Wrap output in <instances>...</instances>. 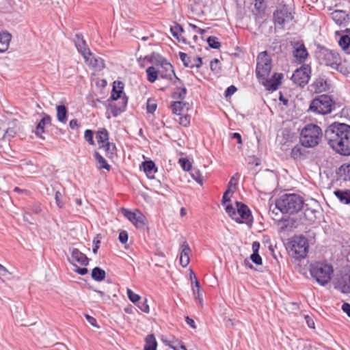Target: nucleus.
I'll return each instance as SVG.
<instances>
[{
	"label": "nucleus",
	"mask_w": 350,
	"mask_h": 350,
	"mask_svg": "<svg viewBox=\"0 0 350 350\" xmlns=\"http://www.w3.org/2000/svg\"><path fill=\"white\" fill-rule=\"evenodd\" d=\"M256 76L267 90L275 91L281 85L284 76L282 73L274 72L269 77L272 69V59L267 51L260 53L257 56Z\"/></svg>",
	"instance_id": "f257e3e1"
},
{
	"label": "nucleus",
	"mask_w": 350,
	"mask_h": 350,
	"mask_svg": "<svg viewBox=\"0 0 350 350\" xmlns=\"http://www.w3.org/2000/svg\"><path fill=\"white\" fill-rule=\"evenodd\" d=\"M326 137L330 147L336 152L350 155V126L346 124H334L326 131Z\"/></svg>",
	"instance_id": "f03ea898"
},
{
	"label": "nucleus",
	"mask_w": 350,
	"mask_h": 350,
	"mask_svg": "<svg viewBox=\"0 0 350 350\" xmlns=\"http://www.w3.org/2000/svg\"><path fill=\"white\" fill-rule=\"evenodd\" d=\"M317 58L322 65L335 69L345 75L350 73V57L348 59L342 58L338 51L323 48L318 51Z\"/></svg>",
	"instance_id": "7ed1b4c3"
},
{
	"label": "nucleus",
	"mask_w": 350,
	"mask_h": 350,
	"mask_svg": "<svg viewBox=\"0 0 350 350\" xmlns=\"http://www.w3.org/2000/svg\"><path fill=\"white\" fill-rule=\"evenodd\" d=\"M275 206L282 213L293 214L302 209L304 200L297 194L286 193L276 200Z\"/></svg>",
	"instance_id": "20e7f679"
},
{
	"label": "nucleus",
	"mask_w": 350,
	"mask_h": 350,
	"mask_svg": "<svg viewBox=\"0 0 350 350\" xmlns=\"http://www.w3.org/2000/svg\"><path fill=\"white\" fill-rule=\"evenodd\" d=\"M323 131L314 124H306L301 131L299 142L305 148H314L321 141Z\"/></svg>",
	"instance_id": "39448f33"
},
{
	"label": "nucleus",
	"mask_w": 350,
	"mask_h": 350,
	"mask_svg": "<svg viewBox=\"0 0 350 350\" xmlns=\"http://www.w3.org/2000/svg\"><path fill=\"white\" fill-rule=\"evenodd\" d=\"M225 210L228 216L239 224L252 225L253 217L249 207L241 202H236V208L232 204H226Z\"/></svg>",
	"instance_id": "423d86ee"
},
{
	"label": "nucleus",
	"mask_w": 350,
	"mask_h": 350,
	"mask_svg": "<svg viewBox=\"0 0 350 350\" xmlns=\"http://www.w3.org/2000/svg\"><path fill=\"white\" fill-rule=\"evenodd\" d=\"M312 277L321 285L327 284L334 273L332 266L326 262H315L310 265Z\"/></svg>",
	"instance_id": "0eeeda50"
},
{
	"label": "nucleus",
	"mask_w": 350,
	"mask_h": 350,
	"mask_svg": "<svg viewBox=\"0 0 350 350\" xmlns=\"http://www.w3.org/2000/svg\"><path fill=\"white\" fill-rule=\"evenodd\" d=\"M287 249L296 259L304 258L308 251V240L303 236L294 237L287 242Z\"/></svg>",
	"instance_id": "6e6552de"
},
{
	"label": "nucleus",
	"mask_w": 350,
	"mask_h": 350,
	"mask_svg": "<svg viewBox=\"0 0 350 350\" xmlns=\"http://www.w3.org/2000/svg\"><path fill=\"white\" fill-rule=\"evenodd\" d=\"M334 106V102L330 96L322 94L312 100L309 107V111L318 114H328L332 112Z\"/></svg>",
	"instance_id": "1a4fd4ad"
},
{
	"label": "nucleus",
	"mask_w": 350,
	"mask_h": 350,
	"mask_svg": "<svg viewBox=\"0 0 350 350\" xmlns=\"http://www.w3.org/2000/svg\"><path fill=\"white\" fill-rule=\"evenodd\" d=\"M149 61L155 65L159 77L162 79H171L174 75L172 65L165 58L159 54H152Z\"/></svg>",
	"instance_id": "9d476101"
},
{
	"label": "nucleus",
	"mask_w": 350,
	"mask_h": 350,
	"mask_svg": "<svg viewBox=\"0 0 350 350\" xmlns=\"http://www.w3.org/2000/svg\"><path fill=\"white\" fill-rule=\"evenodd\" d=\"M109 138V132L105 128L98 129L96 133V139L99 148L105 151V155L108 158H113L116 150V145L110 142Z\"/></svg>",
	"instance_id": "9b49d317"
},
{
	"label": "nucleus",
	"mask_w": 350,
	"mask_h": 350,
	"mask_svg": "<svg viewBox=\"0 0 350 350\" xmlns=\"http://www.w3.org/2000/svg\"><path fill=\"white\" fill-rule=\"evenodd\" d=\"M70 262L75 267V271L81 275H85L88 271L85 267L89 263V259L85 254L77 248L72 249Z\"/></svg>",
	"instance_id": "f8f14e48"
},
{
	"label": "nucleus",
	"mask_w": 350,
	"mask_h": 350,
	"mask_svg": "<svg viewBox=\"0 0 350 350\" xmlns=\"http://www.w3.org/2000/svg\"><path fill=\"white\" fill-rule=\"evenodd\" d=\"M311 68L308 64H304L293 72L291 80L299 86L304 87L310 78Z\"/></svg>",
	"instance_id": "ddd939ff"
},
{
	"label": "nucleus",
	"mask_w": 350,
	"mask_h": 350,
	"mask_svg": "<svg viewBox=\"0 0 350 350\" xmlns=\"http://www.w3.org/2000/svg\"><path fill=\"white\" fill-rule=\"evenodd\" d=\"M123 215L127 218L137 228H143L146 222V217L139 210L131 211L122 208L121 210Z\"/></svg>",
	"instance_id": "4468645a"
},
{
	"label": "nucleus",
	"mask_w": 350,
	"mask_h": 350,
	"mask_svg": "<svg viewBox=\"0 0 350 350\" xmlns=\"http://www.w3.org/2000/svg\"><path fill=\"white\" fill-rule=\"evenodd\" d=\"M293 19V13L286 5L282 6L273 13V20L275 24L282 25L292 21Z\"/></svg>",
	"instance_id": "2eb2a0df"
},
{
	"label": "nucleus",
	"mask_w": 350,
	"mask_h": 350,
	"mask_svg": "<svg viewBox=\"0 0 350 350\" xmlns=\"http://www.w3.org/2000/svg\"><path fill=\"white\" fill-rule=\"evenodd\" d=\"M293 55L296 63H304L308 57V53L305 45L303 43L295 42L293 44Z\"/></svg>",
	"instance_id": "dca6fc26"
},
{
	"label": "nucleus",
	"mask_w": 350,
	"mask_h": 350,
	"mask_svg": "<svg viewBox=\"0 0 350 350\" xmlns=\"http://www.w3.org/2000/svg\"><path fill=\"white\" fill-rule=\"evenodd\" d=\"M124 84L121 81H114L113 89L111 94V98L113 100L120 99L122 104L124 107H126L127 103V98L123 92Z\"/></svg>",
	"instance_id": "f3484780"
},
{
	"label": "nucleus",
	"mask_w": 350,
	"mask_h": 350,
	"mask_svg": "<svg viewBox=\"0 0 350 350\" xmlns=\"http://www.w3.org/2000/svg\"><path fill=\"white\" fill-rule=\"evenodd\" d=\"M178 31H173L172 35L175 37L179 42L183 44H191V36L194 33L191 32L189 29L185 30L181 27H176Z\"/></svg>",
	"instance_id": "a211bd4d"
},
{
	"label": "nucleus",
	"mask_w": 350,
	"mask_h": 350,
	"mask_svg": "<svg viewBox=\"0 0 350 350\" xmlns=\"http://www.w3.org/2000/svg\"><path fill=\"white\" fill-rule=\"evenodd\" d=\"M83 58L88 66H91L96 70H101L105 67L104 60L100 57L94 56L91 51L88 55L83 57Z\"/></svg>",
	"instance_id": "6ab92c4d"
},
{
	"label": "nucleus",
	"mask_w": 350,
	"mask_h": 350,
	"mask_svg": "<svg viewBox=\"0 0 350 350\" xmlns=\"http://www.w3.org/2000/svg\"><path fill=\"white\" fill-rule=\"evenodd\" d=\"M179 57L186 67L191 68H200L202 64V58L200 57H193L191 58L187 53L179 52Z\"/></svg>",
	"instance_id": "aec40b11"
},
{
	"label": "nucleus",
	"mask_w": 350,
	"mask_h": 350,
	"mask_svg": "<svg viewBox=\"0 0 350 350\" xmlns=\"http://www.w3.org/2000/svg\"><path fill=\"white\" fill-rule=\"evenodd\" d=\"M331 16L334 23L340 27H346L349 24V14L344 10H334L331 13Z\"/></svg>",
	"instance_id": "412c9836"
},
{
	"label": "nucleus",
	"mask_w": 350,
	"mask_h": 350,
	"mask_svg": "<svg viewBox=\"0 0 350 350\" xmlns=\"http://www.w3.org/2000/svg\"><path fill=\"white\" fill-rule=\"evenodd\" d=\"M335 287L343 293H350V273L345 274L338 278Z\"/></svg>",
	"instance_id": "4be33fe9"
},
{
	"label": "nucleus",
	"mask_w": 350,
	"mask_h": 350,
	"mask_svg": "<svg viewBox=\"0 0 350 350\" xmlns=\"http://www.w3.org/2000/svg\"><path fill=\"white\" fill-rule=\"evenodd\" d=\"M181 253L180 256V264L182 267H185L189 263V254L191 249L187 241H183L181 244Z\"/></svg>",
	"instance_id": "5701e85b"
},
{
	"label": "nucleus",
	"mask_w": 350,
	"mask_h": 350,
	"mask_svg": "<svg viewBox=\"0 0 350 350\" xmlns=\"http://www.w3.org/2000/svg\"><path fill=\"white\" fill-rule=\"evenodd\" d=\"M163 342L165 345L172 348L173 350H187L182 342L173 336L163 339Z\"/></svg>",
	"instance_id": "b1692460"
},
{
	"label": "nucleus",
	"mask_w": 350,
	"mask_h": 350,
	"mask_svg": "<svg viewBox=\"0 0 350 350\" xmlns=\"http://www.w3.org/2000/svg\"><path fill=\"white\" fill-rule=\"evenodd\" d=\"M75 46L78 51L82 55L83 57L88 55L90 52V50L88 47L85 41L83 40V37L79 35H76Z\"/></svg>",
	"instance_id": "393cba45"
},
{
	"label": "nucleus",
	"mask_w": 350,
	"mask_h": 350,
	"mask_svg": "<svg viewBox=\"0 0 350 350\" xmlns=\"http://www.w3.org/2000/svg\"><path fill=\"white\" fill-rule=\"evenodd\" d=\"M51 118L50 116L44 114L42 120L38 122L36 129V134L42 137V135L44 133V128L46 126L51 125Z\"/></svg>",
	"instance_id": "a878e982"
},
{
	"label": "nucleus",
	"mask_w": 350,
	"mask_h": 350,
	"mask_svg": "<svg viewBox=\"0 0 350 350\" xmlns=\"http://www.w3.org/2000/svg\"><path fill=\"white\" fill-rule=\"evenodd\" d=\"M140 169H142L149 178H152L157 172V168L152 161L143 162L140 166Z\"/></svg>",
	"instance_id": "bb28decb"
},
{
	"label": "nucleus",
	"mask_w": 350,
	"mask_h": 350,
	"mask_svg": "<svg viewBox=\"0 0 350 350\" xmlns=\"http://www.w3.org/2000/svg\"><path fill=\"white\" fill-rule=\"evenodd\" d=\"M306 153L307 151L306 150L305 147H304V146L300 143V144H297L293 148L291 155L295 160H301L306 157Z\"/></svg>",
	"instance_id": "cd10ccee"
},
{
	"label": "nucleus",
	"mask_w": 350,
	"mask_h": 350,
	"mask_svg": "<svg viewBox=\"0 0 350 350\" xmlns=\"http://www.w3.org/2000/svg\"><path fill=\"white\" fill-rule=\"evenodd\" d=\"M12 35L8 32L0 33V53L6 51L10 46Z\"/></svg>",
	"instance_id": "c85d7f7f"
},
{
	"label": "nucleus",
	"mask_w": 350,
	"mask_h": 350,
	"mask_svg": "<svg viewBox=\"0 0 350 350\" xmlns=\"http://www.w3.org/2000/svg\"><path fill=\"white\" fill-rule=\"evenodd\" d=\"M327 88V83L323 79H316L311 85H310V90L314 93H321L325 91Z\"/></svg>",
	"instance_id": "c756f323"
},
{
	"label": "nucleus",
	"mask_w": 350,
	"mask_h": 350,
	"mask_svg": "<svg viewBox=\"0 0 350 350\" xmlns=\"http://www.w3.org/2000/svg\"><path fill=\"white\" fill-rule=\"evenodd\" d=\"M188 103L183 102L182 100L174 101L171 104V109L173 113L176 115H181V113L185 109H188Z\"/></svg>",
	"instance_id": "7c9ffc66"
},
{
	"label": "nucleus",
	"mask_w": 350,
	"mask_h": 350,
	"mask_svg": "<svg viewBox=\"0 0 350 350\" xmlns=\"http://www.w3.org/2000/svg\"><path fill=\"white\" fill-rule=\"evenodd\" d=\"M334 193L338 198L340 202L345 204H350V190H336L334 192Z\"/></svg>",
	"instance_id": "2f4dec72"
},
{
	"label": "nucleus",
	"mask_w": 350,
	"mask_h": 350,
	"mask_svg": "<svg viewBox=\"0 0 350 350\" xmlns=\"http://www.w3.org/2000/svg\"><path fill=\"white\" fill-rule=\"evenodd\" d=\"M94 156L98 164V168L99 170L105 169L108 172L111 170V165L107 163L106 159L99 152H94Z\"/></svg>",
	"instance_id": "473e14b6"
},
{
	"label": "nucleus",
	"mask_w": 350,
	"mask_h": 350,
	"mask_svg": "<svg viewBox=\"0 0 350 350\" xmlns=\"http://www.w3.org/2000/svg\"><path fill=\"white\" fill-rule=\"evenodd\" d=\"M18 133V129L16 125L9 126L6 129L3 128V140H10L14 137Z\"/></svg>",
	"instance_id": "72a5a7b5"
},
{
	"label": "nucleus",
	"mask_w": 350,
	"mask_h": 350,
	"mask_svg": "<svg viewBox=\"0 0 350 350\" xmlns=\"http://www.w3.org/2000/svg\"><path fill=\"white\" fill-rule=\"evenodd\" d=\"M157 342L153 334L148 335L145 338V345L144 350H156Z\"/></svg>",
	"instance_id": "f704fd0d"
},
{
	"label": "nucleus",
	"mask_w": 350,
	"mask_h": 350,
	"mask_svg": "<svg viewBox=\"0 0 350 350\" xmlns=\"http://www.w3.org/2000/svg\"><path fill=\"white\" fill-rule=\"evenodd\" d=\"M57 119L59 122L66 123L67 120L68 109L64 105H58L56 107Z\"/></svg>",
	"instance_id": "c9c22d12"
},
{
	"label": "nucleus",
	"mask_w": 350,
	"mask_h": 350,
	"mask_svg": "<svg viewBox=\"0 0 350 350\" xmlns=\"http://www.w3.org/2000/svg\"><path fill=\"white\" fill-rule=\"evenodd\" d=\"M146 72L147 75V80L150 83L155 82L159 77L155 65L149 66L146 69Z\"/></svg>",
	"instance_id": "e433bc0d"
},
{
	"label": "nucleus",
	"mask_w": 350,
	"mask_h": 350,
	"mask_svg": "<svg viewBox=\"0 0 350 350\" xmlns=\"http://www.w3.org/2000/svg\"><path fill=\"white\" fill-rule=\"evenodd\" d=\"M105 271L99 267H95L92 271V277L94 280L101 281L105 279Z\"/></svg>",
	"instance_id": "4c0bfd02"
},
{
	"label": "nucleus",
	"mask_w": 350,
	"mask_h": 350,
	"mask_svg": "<svg viewBox=\"0 0 350 350\" xmlns=\"http://www.w3.org/2000/svg\"><path fill=\"white\" fill-rule=\"evenodd\" d=\"M187 94V89L185 87H177L172 94V98L183 100Z\"/></svg>",
	"instance_id": "58836bf2"
},
{
	"label": "nucleus",
	"mask_w": 350,
	"mask_h": 350,
	"mask_svg": "<svg viewBox=\"0 0 350 350\" xmlns=\"http://www.w3.org/2000/svg\"><path fill=\"white\" fill-rule=\"evenodd\" d=\"M340 175L345 180H350V163H345L340 167Z\"/></svg>",
	"instance_id": "ea45409f"
},
{
	"label": "nucleus",
	"mask_w": 350,
	"mask_h": 350,
	"mask_svg": "<svg viewBox=\"0 0 350 350\" xmlns=\"http://www.w3.org/2000/svg\"><path fill=\"white\" fill-rule=\"evenodd\" d=\"M157 108V103L156 99L150 98L146 103V110L149 113H153Z\"/></svg>",
	"instance_id": "a19ab883"
},
{
	"label": "nucleus",
	"mask_w": 350,
	"mask_h": 350,
	"mask_svg": "<svg viewBox=\"0 0 350 350\" xmlns=\"http://www.w3.org/2000/svg\"><path fill=\"white\" fill-rule=\"evenodd\" d=\"M254 8L258 14H263L267 8L265 0H256L254 3Z\"/></svg>",
	"instance_id": "79ce46f5"
},
{
	"label": "nucleus",
	"mask_w": 350,
	"mask_h": 350,
	"mask_svg": "<svg viewBox=\"0 0 350 350\" xmlns=\"http://www.w3.org/2000/svg\"><path fill=\"white\" fill-rule=\"evenodd\" d=\"M339 46L343 49H348L350 45V37L349 35H343L338 41Z\"/></svg>",
	"instance_id": "37998d69"
},
{
	"label": "nucleus",
	"mask_w": 350,
	"mask_h": 350,
	"mask_svg": "<svg viewBox=\"0 0 350 350\" xmlns=\"http://www.w3.org/2000/svg\"><path fill=\"white\" fill-rule=\"evenodd\" d=\"M178 163L184 171H189L191 169V163L186 158H180Z\"/></svg>",
	"instance_id": "c03bdc74"
},
{
	"label": "nucleus",
	"mask_w": 350,
	"mask_h": 350,
	"mask_svg": "<svg viewBox=\"0 0 350 350\" xmlns=\"http://www.w3.org/2000/svg\"><path fill=\"white\" fill-rule=\"evenodd\" d=\"M126 293L129 299L131 301H132L133 304H137L138 301L141 300V297L135 293L131 289L127 288Z\"/></svg>",
	"instance_id": "a18cd8bd"
},
{
	"label": "nucleus",
	"mask_w": 350,
	"mask_h": 350,
	"mask_svg": "<svg viewBox=\"0 0 350 350\" xmlns=\"http://www.w3.org/2000/svg\"><path fill=\"white\" fill-rule=\"evenodd\" d=\"M207 42L210 47L217 49L221 46V44L219 42L217 38L215 36H210L207 38Z\"/></svg>",
	"instance_id": "49530a36"
},
{
	"label": "nucleus",
	"mask_w": 350,
	"mask_h": 350,
	"mask_svg": "<svg viewBox=\"0 0 350 350\" xmlns=\"http://www.w3.org/2000/svg\"><path fill=\"white\" fill-rule=\"evenodd\" d=\"M94 133L93 131L90 129H86L84 132V138L88 142V144L91 146L94 145Z\"/></svg>",
	"instance_id": "de8ad7c7"
},
{
	"label": "nucleus",
	"mask_w": 350,
	"mask_h": 350,
	"mask_svg": "<svg viewBox=\"0 0 350 350\" xmlns=\"http://www.w3.org/2000/svg\"><path fill=\"white\" fill-rule=\"evenodd\" d=\"M137 307L143 312H145V313H148L150 312V308H149V306L148 304V301H147V299H145L143 301H138V304H136Z\"/></svg>",
	"instance_id": "09e8293b"
},
{
	"label": "nucleus",
	"mask_w": 350,
	"mask_h": 350,
	"mask_svg": "<svg viewBox=\"0 0 350 350\" xmlns=\"http://www.w3.org/2000/svg\"><path fill=\"white\" fill-rule=\"evenodd\" d=\"M192 178L200 185L203 184V176L199 170H195L191 173Z\"/></svg>",
	"instance_id": "8fccbe9b"
},
{
	"label": "nucleus",
	"mask_w": 350,
	"mask_h": 350,
	"mask_svg": "<svg viewBox=\"0 0 350 350\" xmlns=\"http://www.w3.org/2000/svg\"><path fill=\"white\" fill-rule=\"evenodd\" d=\"M191 117L189 115L181 116L179 118L178 123L185 127H187L190 125Z\"/></svg>",
	"instance_id": "3c124183"
},
{
	"label": "nucleus",
	"mask_w": 350,
	"mask_h": 350,
	"mask_svg": "<svg viewBox=\"0 0 350 350\" xmlns=\"http://www.w3.org/2000/svg\"><path fill=\"white\" fill-rule=\"evenodd\" d=\"M234 193V190L232 189H228L224 193L222 198V204L226 206V202H230L231 194Z\"/></svg>",
	"instance_id": "603ef678"
},
{
	"label": "nucleus",
	"mask_w": 350,
	"mask_h": 350,
	"mask_svg": "<svg viewBox=\"0 0 350 350\" xmlns=\"http://www.w3.org/2000/svg\"><path fill=\"white\" fill-rule=\"evenodd\" d=\"M250 259L254 263H255L257 265H260L262 264V258L258 254V253H253L250 256Z\"/></svg>",
	"instance_id": "864d4df0"
},
{
	"label": "nucleus",
	"mask_w": 350,
	"mask_h": 350,
	"mask_svg": "<svg viewBox=\"0 0 350 350\" xmlns=\"http://www.w3.org/2000/svg\"><path fill=\"white\" fill-rule=\"evenodd\" d=\"M193 292L196 301H198L199 304L202 305L203 297L200 291H196L195 288H193Z\"/></svg>",
	"instance_id": "5fc2aeb1"
},
{
	"label": "nucleus",
	"mask_w": 350,
	"mask_h": 350,
	"mask_svg": "<svg viewBox=\"0 0 350 350\" xmlns=\"http://www.w3.org/2000/svg\"><path fill=\"white\" fill-rule=\"evenodd\" d=\"M128 238L129 236L126 231L122 230L120 232L118 239L122 243H126L128 241Z\"/></svg>",
	"instance_id": "6e6d98bb"
},
{
	"label": "nucleus",
	"mask_w": 350,
	"mask_h": 350,
	"mask_svg": "<svg viewBox=\"0 0 350 350\" xmlns=\"http://www.w3.org/2000/svg\"><path fill=\"white\" fill-rule=\"evenodd\" d=\"M60 197L61 193L59 191H56L55 194L56 204L59 208H62L64 206V203L60 200Z\"/></svg>",
	"instance_id": "4d7b16f0"
},
{
	"label": "nucleus",
	"mask_w": 350,
	"mask_h": 350,
	"mask_svg": "<svg viewBox=\"0 0 350 350\" xmlns=\"http://www.w3.org/2000/svg\"><path fill=\"white\" fill-rule=\"evenodd\" d=\"M237 91V88L234 85L228 87L225 91V96L226 97L232 95Z\"/></svg>",
	"instance_id": "13d9d810"
},
{
	"label": "nucleus",
	"mask_w": 350,
	"mask_h": 350,
	"mask_svg": "<svg viewBox=\"0 0 350 350\" xmlns=\"http://www.w3.org/2000/svg\"><path fill=\"white\" fill-rule=\"evenodd\" d=\"M237 185V180L235 179V178L233 176L230 178V180L228 183V189H232L234 191Z\"/></svg>",
	"instance_id": "bf43d9fd"
},
{
	"label": "nucleus",
	"mask_w": 350,
	"mask_h": 350,
	"mask_svg": "<svg viewBox=\"0 0 350 350\" xmlns=\"http://www.w3.org/2000/svg\"><path fill=\"white\" fill-rule=\"evenodd\" d=\"M69 126L72 129H78L79 128V124L77 119H72L69 122Z\"/></svg>",
	"instance_id": "052dcab7"
},
{
	"label": "nucleus",
	"mask_w": 350,
	"mask_h": 350,
	"mask_svg": "<svg viewBox=\"0 0 350 350\" xmlns=\"http://www.w3.org/2000/svg\"><path fill=\"white\" fill-rule=\"evenodd\" d=\"M219 61L217 59H214L211 62V68L212 70H217L219 68Z\"/></svg>",
	"instance_id": "680f3d73"
},
{
	"label": "nucleus",
	"mask_w": 350,
	"mask_h": 350,
	"mask_svg": "<svg viewBox=\"0 0 350 350\" xmlns=\"http://www.w3.org/2000/svg\"><path fill=\"white\" fill-rule=\"evenodd\" d=\"M342 310L350 317V304L345 303L342 306Z\"/></svg>",
	"instance_id": "e2e57ef3"
},
{
	"label": "nucleus",
	"mask_w": 350,
	"mask_h": 350,
	"mask_svg": "<svg viewBox=\"0 0 350 350\" xmlns=\"http://www.w3.org/2000/svg\"><path fill=\"white\" fill-rule=\"evenodd\" d=\"M185 321H186L187 323V324H188L191 327H192V328H193V329H195V328L196 327V324H195V321H194L192 319L189 318V317H187L185 318Z\"/></svg>",
	"instance_id": "0e129e2a"
},
{
	"label": "nucleus",
	"mask_w": 350,
	"mask_h": 350,
	"mask_svg": "<svg viewBox=\"0 0 350 350\" xmlns=\"http://www.w3.org/2000/svg\"><path fill=\"white\" fill-rule=\"evenodd\" d=\"M232 137L237 139L239 144H242V138L239 133H234L232 134Z\"/></svg>",
	"instance_id": "69168bd1"
},
{
	"label": "nucleus",
	"mask_w": 350,
	"mask_h": 350,
	"mask_svg": "<svg viewBox=\"0 0 350 350\" xmlns=\"http://www.w3.org/2000/svg\"><path fill=\"white\" fill-rule=\"evenodd\" d=\"M0 274L5 276L7 274H10V272L4 266L0 264Z\"/></svg>",
	"instance_id": "338daca9"
},
{
	"label": "nucleus",
	"mask_w": 350,
	"mask_h": 350,
	"mask_svg": "<svg viewBox=\"0 0 350 350\" xmlns=\"http://www.w3.org/2000/svg\"><path fill=\"white\" fill-rule=\"evenodd\" d=\"M259 247H260V243L257 241L254 242L252 243L253 253H258Z\"/></svg>",
	"instance_id": "774afa93"
}]
</instances>
